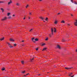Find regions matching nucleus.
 Returning <instances> with one entry per match:
<instances>
[{"instance_id": "obj_1", "label": "nucleus", "mask_w": 77, "mask_h": 77, "mask_svg": "<svg viewBox=\"0 0 77 77\" xmlns=\"http://www.w3.org/2000/svg\"><path fill=\"white\" fill-rule=\"evenodd\" d=\"M56 32V29L55 28H51V35H53V32Z\"/></svg>"}, {"instance_id": "obj_2", "label": "nucleus", "mask_w": 77, "mask_h": 77, "mask_svg": "<svg viewBox=\"0 0 77 77\" xmlns=\"http://www.w3.org/2000/svg\"><path fill=\"white\" fill-rule=\"evenodd\" d=\"M74 25L76 26H77V20H75V22L74 23Z\"/></svg>"}, {"instance_id": "obj_3", "label": "nucleus", "mask_w": 77, "mask_h": 77, "mask_svg": "<svg viewBox=\"0 0 77 77\" xmlns=\"http://www.w3.org/2000/svg\"><path fill=\"white\" fill-rule=\"evenodd\" d=\"M7 19V17H5L4 18H2V21H5Z\"/></svg>"}, {"instance_id": "obj_4", "label": "nucleus", "mask_w": 77, "mask_h": 77, "mask_svg": "<svg viewBox=\"0 0 77 77\" xmlns=\"http://www.w3.org/2000/svg\"><path fill=\"white\" fill-rule=\"evenodd\" d=\"M57 47L58 48H59V49H60L61 48H60V45H57Z\"/></svg>"}, {"instance_id": "obj_5", "label": "nucleus", "mask_w": 77, "mask_h": 77, "mask_svg": "<svg viewBox=\"0 0 77 77\" xmlns=\"http://www.w3.org/2000/svg\"><path fill=\"white\" fill-rule=\"evenodd\" d=\"M12 1L11 0L8 3V5H11V3H12Z\"/></svg>"}, {"instance_id": "obj_6", "label": "nucleus", "mask_w": 77, "mask_h": 77, "mask_svg": "<svg viewBox=\"0 0 77 77\" xmlns=\"http://www.w3.org/2000/svg\"><path fill=\"white\" fill-rule=\"evenodd\" d=\"M34 39H35V38H32V42H35V41L34 40Z\"/></svg>"}, {"instance_id": "obj_7", "label": "nucleus", "mask_w": 77, "mask_h": 77, "mask_svg": "<svg viewBox=\"0 0 77 77\" xmlns=\"http://www.w3.org/2000/svg\"><path fill=\"white\" fill-rule=\"evenodd\" d=\"M10 41H13V42H14V41H14V40L12 38H10Z\"/></svg>"}, {"instance_id": "obj_8", "label": "nucleus", "mask_w": 77, "mask_h": 77, "mask_svg": "<svg viewBox=\"0 0 77 77\" xmlns=\"http://www.w3.org/2000/svg\"><path fill=\"white\" fill-rule=\"evenodd\" d=\"M47 48H44L43 49L42 51H44V50H47Z\"/></svg>"}, {"instance_id": "obj_9", "label": "nucleus", "mask_w": 77, "mask_h": 77, "mask_svg": "<svg viewBox=\"0 0 77 77\" xmlns=\"http://www.w3.org/2000/svg\"><path fill=\"white\" fill-rule=\"evenodd\" d=\"M25 72H26V71H22L21 72V73H22L23 74H24V73H25Z\"/></svg>"}, {"instance_id": "obj_10", "label": "nucleus", "mask_w": 77, "mask_h": 77, "mask_svg": "<svg viewBox=\"0 0 77 77\" xmlns=\"http://www.w3.org/2000/svg\"><path fill=\"white\" fill-rule=\"evenodd\" d=\"M4 39H5V37H3V38H1V41H3V40H4Z\"/></svg>"}, {"instance_id": "obj_11", "label": "nucleus", "mask_w": 77, "mask_h": 77, "mask_svg": "<svg viewBox=\"0 0 77 77\" xmlns=\"http://www.w3.org/2000/svg\"><path fill=\"white\" fill-rule=\"evenodd\" d=\"M61 23H65V22L64 21V20H62V21H61Z\"/></svg>"}, {"instance_id": "obj_12", "label": "nucleus", "mask_w": 77, "mask_h": 77, "mask_svg": "<svg viewBox=\"0 0 77 77\" xmlns=\"http://www.w3.org/2000/svg\"><path fill=\"white\" fill-rule=\"evenodd\" d=\"M11 13H7V16H9L10 15H11Z\"/></svg>"}, {"instance_id": "obj_13", "label": "nucleus", "mask_w": 77, "mask_h": 77, "mask_svg": "<svg viewBox=\"0 0 77 77\" xmlns=\"http://www.w3.org/2000/svg\"><path fill=\"white\" fill-rule=\"evenodd\" d=\"M57 23V20H55L54 22V24H56Z\"/></svg>"}, {"instance_id": "obj_14", "label": "nucleus", "mask_w": 77, "mask_h": 77, "mask_svg": "<svg viewBox=\"0 0 77 77\" xmlns=\"http://www.w3.org/2000/svg\"><path fill=\"white\" fill-rule=\"evenodd\" d=\"M16 6H20V4L19 3H17L16 4Z\"/></svg>"}, {"instance_id": "obj_15", "label": "nucleus", "mask_w": 77, "mask_h": 77, "mask_svg": "<svg viewBox=\"0 0 77 77\" xmlns=\"http://www.w3.org/2000/svg\"><path fill=\"white\" fill-rule=\"evenodd\" d=\"M1 9L2 10V12H4V9L3 8H1Z\"/></svg>"}, {"instance_id": "obj_16", "label": "nucleus", "mask_w": 77, "mask_h": 77, "mask_svg": "<svg viewBox=\"0 0 77 77\" xmlns=\"http://www.w3.org/2000/svg\"><path fill=\"white\" fill-rule=\"evenodd\" d=\"M40 18L43 20H44V17H40Z\"/></svg>"}, {"instance_id": "obj_17", "label": "nucleus", "mask_w": 77, "mask_h": 77, "mask_svg": "<svg viewBox=\"0 0 77 77\" xmlns=\"http://www.w3.org/2000/svg\"><path fill=\"white\" fill-rule=\"evenodd\" d=\"M6 43L7 44H8V46H9V45H11V44L9 43H8L7 42H6Z\"/></svg>"}, {"instance_id": "obj_18", "label": "nucleus", "mask_w": 77, "mask_h": 77, "mask_svg": "<svg viewBox=\"0 0 77 77\" xmlns=\"http://www.w3.org/2000/svg\"><path fill=\"white\" fill-rule=\"evenodd\" d=\"M65 69H71V68L65 67Z\"/></svg>"}, {"instance_id": "obj_19", "label": "nucleus", "mask_w": 77, "mask_h": 77, "mask_svg": "<svg viewBox=\"0 0 77 77\" xmlns=\"http://www.w3.org/2000/svg\"><path fill=\"white\" fill-rule=\"evenodd\" d=\"M8 19H11V16H10L8 17Z\"/></svg>"}, {"instance_id": "obj_20", "label": "nucleus", "mask_w": 77, "mask_h": 77, "mask_svg": "<svg viewBox=\"0 0 77 77\" xmlns=\"http://www.w3.org/2000/svg\"><path fill=\"white\" fill-rule=\"evenodd\" d=\"M45 21H48V18L46 17L45 19Z\"/></svg>"}, {"instance_id": "obj_21", "label": "nucleus", "mask_w": 77, "mask_h": 77, "mask_svg": "<svg viewBox=\"0 0 77 77\" xmlns=\"http://www.w3.org/2000/svg\"><path fill=\"white\" fill-rule=\"evenodd\" d=\"M65 40L64 39H63L62 40V42H65Z\"/></svg>"}, {"instance_id": "obj_22", "label": "nucleus", "mask_w": 77, "mask_h": 77, "mask_svg": "<svg viewBox=\"0 0 77 77\" xmlns=\"http://www.w3.org/2000/svg\"><path fill=\"white\" fill-rule=\"evenodd\" d=\"M9 47L10 48H13L14 47L11 46V45H9Z\"/></svg>"}, {"instance_id": "obj_23", "label": "nucleus", "mask_w": 77, "mask_h": 77, "mask_svg": "<svg viewBox=\"0 0 77 77\" xmlns=\"http://www.w3.org/2000/svg\"><path fill=\"white\" fill-rule=\"evenodd\" d=\"M29 5H27L26 7V8H28L29 7Z\"/></svg>"}, {"instance_id": "obj_24", "label": "nucleus", "mask_w": 77, "mask_h": 77, "mask_svg": "<svg viewBox=\"0 0 77 77\" xmlns=\"http://www.w3.org/2000/svg\"><path fill=\"white\" fill-rule=\"evenodd\" d=\"M35 41H38V38H36L35 39Z\"/></svg>"}, {"instance_id": "obj_25", "label": "nucleus", "mask_w": 77, "mask_h": 77, "mask_svg": "<svg viewBox=\"0 0 77 77\" xmlns=\"http://www.w3.org/2000/svg\"><path fill=\"white\" fill-rule=\"evenodd\" d=\"M21 63H22V64H24V61H21Z\"/></svg>"}, {"instance_id": "obj_26", "label": "nucleus", "mask_w": 77, "mask_h": 77, "mask_svg": "<svg viewBox=\"0 0 77 77\" xmlns=\"http://www.w3.org/2000/svg\"><path fill=\"white\" fill-rule=\"evenodd\" d=\"M48 38H46V39H45V41H48Z\"/></svg>"}, {"instance_id": "obj_27", "label": "nucleus", "mask_w": 77, "mask_h": 77, "mask_svg": "<svg viewBox=\"0 0 77 77\" xmlns=\"http://www.w3.org/2000/svg\"><path fill=\"white\" fill-rule=\"evenodd\" d=\"M5 69V68H3L2 69V71H4Z\"/></svg>"}, {"instance_id": "obj_28", "label": "nucleus", "mask_w": 77, "mask_h": 77, "mask_svg": "<svg viewBox=\"0 0 77 77\" xmlns=\"http://www.w3.org/2000/svg\"><path fill=\"white\" fill-rule=\"evenodd\" d=\"M32 30H33V29H32L29 31L30 32H32Z\"/></svg>"}, {"instance_id": "obj_29", "label": "nucleus", "mask_w": 77, "mask_h": 77, "mask_svg": "<svg viewBox=\"0 0 77 77\" xmlns=\"http://www.w3.org/2000/svg\"><path fill=\"white\" fill-rule=\"evenodd\" d=\"M45 45V44L43 43L42 44V46H44V45Z\"/></svg>"}, {"instance_id": "obj_30", "label": "nucleus", "mask_w": 77, "mask_h": 77, "mask_svg": "<svg viewBox=\"0 0 77 77\" xmlns=\"http://www.w3.org/2000/svg\"><path fill=\"white\" fill-rule=\"evenodd\" d=\"M34 58H33L30 59L31 62H32V60H33Z\"/></svg>"}, {"instance_id": "obj_31", "label": "nucleus", "mask_w": 77, "mask_h": 77, "mask_svg": "<svg viewBox=\"0 0 77 77\" xmlns=\"http://www.w3.org/2000/svg\"><path fill=\"white\" fill-rule=\"evenodd\" d=\"M71 2L72 3H74V2H73V0H71Z\"/></svg>"}, {"instance_id": "obj_32", "label": "nucleus", "mask_w": 77, "mask_h": 77, "mask_svg": "<svg viewBox=\"0 0 77 77\" xmlns=\"http://www.w3.org/2000/svg\"><path fill=\"white\" fill-rule=\"evenodd\" d=\"M0 3H5V2L3 1L0 2Z\"/></svg>"}, {"instance_id": "obj_33", "label": "nucleus", "mask_w": 77, "mask_h": 77, "mask_svg": "<svg viewBox=\"0 0 77 77\" xmlns=\"http://www.w3.org/2000/svg\"><path fill=\"white\" fill-rule=\"evenodd\" d=\"M74 4H75V5H77V2H74Z\"/></svg>"}, {"instance_id": "obj_34", "label": "nucleus", "mask_w": 77, "mask_h": 77, "mask_svg": "<svg viewBox=\"0 0 77 77\" xmlns=\"http://www.w3.org/2000/svg\"><path fill=\"white\" fill-rule=\"evenodd\" d=\"M35 50H36V51H38V48H36L35 49Z\"/></svg>"}, {"instance_id": "obj_35", "label": "nucleus", "mask_w": 77, "mask_h": 77, "mask_svg": "<svg viewBox=\"0 0 77 77\" xmlns=\"http://www.w3.org/2000/svg\"><path fill=\"white\" fill-rule=\"evenodd\" d=\"M14 46H17V44H14Z\"/></svg>"}, {"instance_id": "obj_36", "label": "nucleus", "mask_w": 77, "mask_h": 77, "mask_svg": "<svg viewBox=\"0 0 77 77\" xmlns=\"http://www.w3.org/2000/svg\"><path fill=\"white\" fill-rule=\"evenodd\" d=\"M67 25H68V26H70V24H69V23H67Z\"/></svg>"}, {"instance_id": "obj_37", "label": "nucleus", "mask_w": 77, "mask_h": 77, "mask_svg": "<svg viewBox=\"0 0 77 77\" xmlns=\"http://www.w3.org/2000/svg\"><path fill=\"white\" fill-rule=\"evenodd\" d=\"M49 36L50 37H51V34H49Z\"/></svg>"}, {"instance_id": "obj_38", "label": "nucleus", "mask_w": 77, "mask_h": 77, "mask_svg": "<svg viewBox=\"0 0 77 77\" xmlns=\"http://www.w3.org/2000/svg\"><path fill=\"white\" fill-rule=\"evenodd\" d=\"M15 15H14V14H13V17H15Z\"/></svg>"}, {"instance_id": "obj_39", "label": "nucleus", "mask_w": 77, "mask_h": 77, "mask_svg": "<svg viewBox=\"0 0 77 77\" xmlns=\"http://www.w3.org/2000/svg\"><path fill=\"white\" fill-rule=\"evenodd\" d=\"M69 68H70V69H71V68H73V67H71Z\"/></svg>"}, {"instance_id": "obj_40", "label": "nucleus", "mask_w": 77, "mask_h": 77, "mask_svg": "<svg viewBox=\"0 0 77 77\" xmlns=\"http://www.w3.org/2000/svg\"><path fill=\"white\" fill-rule=\"evenodd\" d=\"M29 73H28V74H26V75H29Z\"/></svg>"}, {"instance_id": "obj_41", "label": "nucleus", "mask_w": 77, "mask_h": 77, "mask_svg": "<svg viewBox=\"0 0 77 77\" xmlns=\"http://www.w3.org/2000/svg\"><path fill=\"white\" fill-rule=\"evenodd\" d=\"M25 19H26V17H24V18H23V20H25Z\"/></svg>"}, {"instance_id": "obj_42", "label": "nucleus", "mask_w": 77, "mask_h": 77, "mask_svg": "<svg viewBox=\"0 0 77 77\" xmlns=\"http://www.w3.org/2000/svg\"><path fill=\"white\" fill-rule=\"evenodd\" d=\"M58 15H59V14H60V13H58Z\"/></svg>"}, {"instance_id": "obj_43", "label": "nucleus", "mask_w": 77, "mask_h": 77, "mask_svg": "<svg viewBox=\"0 0 77 77\" xmlns=\"http://www.w3.org/2000/svg\"><path fill=\"white\" fill-rule=\"evenodd\" d=\"M71 75L69 74V76H71Z\"/></svg>"}, {"instance_id": "obj_44", "label": "nucleus", "mask_w": 77, "mask_h": 77, "mask_svg": "<svg viewBox=\"0 0 77 77\" xmlns=\"http://www.w3.org/2000/svg\"><path fill=\"white\" fill-rule=\"evenodd\" d=\"M26 75H24V77H26Z\"/></svg>"}, {"instance_id": "obj_45", "label": "nucleus", "mask_w": 77, "mask_h": 77, "mask_svg": "<svg viewBox=\"0 0 77 77\" xmlns=\"http://www.w3.org/2000/svg\"><path fill=\"white\" fill-rule=\"evenodd\" d=\"M24 40H23V41H22V42H24Z\"/></svg>"}, {"instance_id": "obj_46", "label": "nucleus", "mask_w": 77, "mask_h": 77, "mask_svg": "<svg viewBox=\"0 0 77 77\" xmlns=\"http://www.w3.org/2000/svg\"><path fill=\"white\" fill-rule=\"evenodd\" d=\"M74 75H73V76H71V77H74Z\"/></svg>"}, {"instance_id": "obj_47", "label": "nucleus", "mask_w": 77, "mask_h": 77, "mask_svg": "<svg viewBox=\"0 0 77 77\" xmlns=\"http://www.w3.org/2000/svg\"><path fill=\"white\" fill-rule=\"evenodd\" d=\"M71 16H72H72H73V15H72V14H71Z\"/></svg>"}, {"instance_id": "obj_48", "label": "nucleus", "mask_w": 77, "mask_h": 77, "mask_svg": "<svg viewBox=\"0 0 77 77\" xmlns=\"http://www.w3.org/2000/svg\"><path fill=\"white\" fill-rule=\"evenodd\" d=\"M29 14H30V15H31V13H29Z\"/></svg>"}, {"instance_id": "obj_49", "label": "nucleus", "mask_w": 77, "mask_h": 77, "mask_svg": "<svg viewBox=\"0 0 77 77\" xmlns=\"http://www.w3.org/2000/svg\"><path fill=\"white\" fill-rule=\"evenodd\" d=\"M70 74H72V73H71Z\"/></svg>"}, {"instance_id": "obj_50", "label": "nucleus", "mask_w": 77, "mask_h": 77, "mask_svg": "<svg viewBox=\"0 0 77 77\" xmlns=\"http://www.w3.org/2000/svg\"><path fill=\"white\" fill-rule=\"evenodd\" d=\"M39 0V1H40V2L42 1V0Z\"/></svg>"}, {"instance_id": "obj_51", "label": "nucleus", "mask_w": 77, "mask_h": 77, "mask_svg": "<svg viewBox=\"0 0 77 77\" xmlns=\"http://www.w3.org/2000/svg\"><path fill=\"white\" fill-rule=\"evenodd\" d=\"M76 52H77V49L76 50Z\"/></svg>"}, {"instance_id": "obj_52", "label": "nucleus", "mask_w": 77, "mask_h": 77, "mask_svg": "<svg viewBox=\"0 0 77 77\" xmlns=\"http://www.w3.org/2000/svg\"><path fill=\"white\" fill-rule=\"evenodd\" d=\"M30 17H29V19H30Z\"/></svg>"}, {"instance_id": "obj_53", "label": "nucleus", "mask_w": 77, "mask_h": 77, "mask_svg": "<svg viewBox=\"0 0 77 77\" xmlns=\"http://www.w3.org/2000/svg\"><path fill=\"white\" fill-rule=\"evenodd\" d=\"M44 22H45V21H43Z\"/></svg>"}, {"instance_id": "obj_54", "label": "nucleus", "mask_w": 77, "mask_h": 77, "mask_svg": "<svg viewBox=\"0 0 77 77\" xmlns=\"http://www.w3.org/2000/svg\"><path fill=\"white\" fill-rule=\"evenodd\" d=\"M40 75V74H38V75Z\"/></svg>"}, {"instance_id": "obj_55", "label": "nucleus", "mask_w": 77, "mask_h": 77, "mask_svg": "<svg viewBox=\"0 0 77 77\" xmlns=\"http://www.w3.org/2000/svg\"><path fill=\"white\" fill-rule=\"evenodd\" d=\"M22 46H24L23 45H22Z\"/></svg>"}, {"instance_id": "obj_56", "label": "nucleus", "mask_w": 77, "mask_h": 77, "mask_svg": "<svg viewBox=\"0 0 77 77\" xmlns=\"http://www.w3.org/2000/svg\"><path fill=\"white\" fill-rule=\"evenodd\" d=\"M0 40L1 41V38H0Z\"/></svg>"}, {"instance_id": "obj_57", "label": "nucleus", "mask_w": 77, "mask_h": 77, "mask_svg": "<svg viewBox=\"0 0 77 77\" xmlns=\"http://www.w3.org/2000/svg\"><path fill=\"white\" fill-rule=\"evenodd\" d=\"M28 1H29V0H27Z\"/></svg>"}, {"instance_id": "obj_58", "label": "nucleus", "mask_w": 77, "mask_h": 77, "mask_svg": "<svg viewBox=\"0 0 77 77\" xmlns=\"http://www.w3.org/2000/svg\"><path fill=\"white\" fill-rule=\"evenodd\" d=\"M42 11H44V10H42Z\"/></svg>"}, {"instance_id": "obj_59", "label": "nucleus", "mask_w": 77, "mask_h": 77, "mask_svg": "<svg viewBox=\"0 0 77 77\" xmlns=\"http://www.w3.org/2000/svg\"><path fill=\"white\" fill-rule=\"evenodd\" d=\"M1 2H0V3Z\"/></svg>"}]
</instances>
